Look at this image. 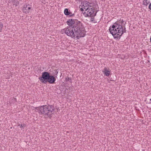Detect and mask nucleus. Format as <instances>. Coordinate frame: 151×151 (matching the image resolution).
<instances>
[{"label": "nucleus", "instance_id": "obj_1", "mask_svg": "<svg viewBox=\"0 0 151 151\" xmlns=\"http://www.w3.org/2000/svg\"><path fill=\"white\" fill-rule=\"evenodd\" d=\"M67 23L70 27L62 29L61 32L63 34L65 33L68 36L77 39L85 36L86 32L81 22L76 19H68Z\"/></svg>", "mask_w": 151, "mask_h": 151}, {"label": "nucleus", "instance_id": "obj_2", "mask_svg": "<svg viewBox=\"0 0 151 151\" xmlns=\"http://www.w3.org/2000/svg\"><path fill=\"white\" fill-rule=\"evenodd\" d=\"M37 110L40 114H43L50 118L53 114V111L54 110L52 105H43L35 108Z\"/></svg>", "mask_w": 151, "mask_h": 151}, {"label": "nucleus", "instance_id": "obj_3", "mask_svg": "<svg viewBox=\"0 0 151 151\" xmlns=\"http://www.w3.org/2000/svg\"><path fill=\"white\" fill-rule=\"evenodd\" d=\"M39 79L42 83L46 84L48 82L50 84L55 83L56 79L55 76L48 72L45 71L42 73V76L39 77Z\"/></svg>", "mask_w": 151, "mask_h": 151}, {"label": "nucleus", "instance_id": "obj_4", "mask_svg": "<svg viewBox=\"0 0 151 151\" xmlns=\"http://www.w3.org/2000/svg\"><path fill=\"white\" fill-rule=\"evenodd\" d=\"M124 22L123 19L121 18L115 22L113 25L111 26L109 29L110 33L112 31L116 32V29L118 28L119 29V31H121L122 26H125L126 24V22L124 23Z\"/></svg>", "mask_w": 151, "mask_h": 151}, {"label": "nucleus", "instance_id": "obj_5", "mask_svg": "<svg viewBox=\"0 0 151 151\" xmlns=\"http://www.w3.org/2000/svg\"><path fill=\"white\" fill-rule=\"evenodd\" d=\"M123 27L122 26V29L121 31H119V29H117L116 32H113L110 33L112 34V36L114 37V38L116 39H119L121 38V36L124 33L126 32V28L124 27V28H123Z\"/></svg>", "mask_w": 151, "mask_h": 151}, {"label": "nucleus", "instance_id": "obj_6", "mask_svg": "<svg viewBox=\"0 0 151 151\" xmlns=\"http://www.w3.org/2000/svg\"><path fill=\"white\" fill-rule=\"evenodd\" d=\"M86 11L87 12H85L83 13L85 17H94L96 15V12L94 13V8L93 7L91 8L89 10H86Z\"/></svg>", "mask_w": 151, "mask_h": 151}, {"label": "nucleus", "instance_id": "obj_7", "mask_svg": "<svg viewBox=\"0 0 151 151\" xmlns=\"http://www.w3.org/2000/svg\"><path fill=\"white\" fill-rule=\"evenodd\" d=\"M64 13L65 15L67 16L69 15L70 17H72L75 15L74 13L72 14L71 12L68 11V9L67 8L65 9Z\"/></svg>", "mask_w": 151, "mask_h": 151}, {"label": "nucleus", "instance_id": "obj_8", "mask_svg": "<svg viewBox=\"0 0 151 151\" xmlns=\"http://www.w3.org/2000/svg\"><path fill=\"white\" fill-rule=\"evenodd\" d=\"M29 5H28L27 6V5L26 6L24 5V9H23V11L26 14H27L29 12H30L31 8L30 7H27V6Z\"/></svg>", "mask_w": 151, "mask_h": 151}, {"label": "nucleus", "instance_id": "obj_9", "mask_svg": "<svg viewBox=\"0 0 151 151\" xmlns=\"http://www.w3.org/2000/svg\"><path fill=\"white\" fill-rule=\"evenodd\" d=\"M102 72L104 73V75L107 76H109L110 74V71L107 70V68H105L102 70Z\"/></svg>", "mask_w": 151, "mask_h": 151}, {"label": "nucleus", "instance_id": "obj_10", "mask_svg": "<svg viewBox=\"0 0 151 151\" xmlns=\"http://www.w3.org/2000/svg\"><path fill=\"white\" fill-rule=\"evenodd\" d=\"M88 3L89 2L87 1H83L81 4H83L82 7H83V8H84V9L86 10V9L88 7Z\"/></svg>", "mask_w": 151, "mask_h": 151}, {"label": "nucleus", "instance_id": "obj_11", "mask_svg": "<svg viewBox=\"0 0 151 151\" xmlns=\"http://www.w3.org/2000/svg\"><path fill=\"white\" fill-rule=\"evenodd\" d=\"M93 3H91L89 2L88 5V7L86 8V10H89L91 8L93 7Z\"/></svg>", "mask_w": 151, "mask_h": 151}, {"label": "nucleus", "instance_id": "obj_12", "mask_svg": "<svg viewBox=\"0 0 151 151\" xmlns=\"http://www.w3.org/2000/svg\"><path fill=\"white\" fill-rule=\"evenodd\" d=\"M149 3L150 1L147 0H144L143 1V4L146 6H147Z\"/></svg>", "mask_w": 151, "mask_h": 151}, {"label": "nucleus", "instance_id": "obj_13", "mask_svg": "<svg viewBox=\"0 0 151 151\" xmlns=\"http://www.w3.org/2000/svg\"><path fill=\"white\" fill-rule=\"evenodd\" d=\"M65 79L66 81H69L70 83L72 82L71 78L69 77L68 76Z\"/></svg>", "mask_w": 151, "mask_h": 151}, {"label": "nucleus", "instance_id": "obj_14", "mask_svg": "<svg viewBox=\"0 0 151 151\" xmlns=\"http://www.w3.org/2000/svg\"><path fill=\"white\" fill-rule=\"evenodd\" d=\"M10 101L12 103H14L17 101V99H16V98H13Z\"/></svg>", "mask_w": 151, "mask_h": 151}, {"label": "nucleus", "instance_id": "obj_15", "mask_svg": "<svg viewBox=\"0 0 151 151\" xmlns=\"http://www.w3.org/2000/svg\"><path fill=\"white\" fill-rule=\"evenodd\" d=\"M18 126H19L20 128H23V129L24 128V127H25L26 125L24 124H19L18 125Z\"/></svg>", "mask_w": 151, "mask_h": 151}, {"label": "nucleus", "instance_id": "obj_16", "mask_svg": "<svg viewBox=\"0 0 151 151\" xmlns=\"http://www.w3.org/2000/svg\"><path fill=\"white\" fill-rule=\"evenodd\" d=\"M19 4V1H16L15 4L14 5H15L16 6H17Z\"/></svg>", "mask_w": 151, "mask_h": 151}, {"label": "nucleus", "instance_id": "obj_17", "mask_svg": "<svg viewBox=\"0 0 151 151\" xmlns=\"http://www.w3.org/2000/svg\"><path fill=\"white\" fill-rule=\"evenodd\" d=\"M3 24L1 22L0 23V27L1 28H2L3 27Z\"/></svg>", "mask_w": 151, "mask_h": 151}, {"label": "nucleus", "instance_id": "obj_18", "mask_svg": "<svg viewBox=\"0 0 151 151\" xmlns=\"http://www.w3.org/2000/svg\"><path fill=\"white\" fill-rule=\"evenodd\" d=\"M148 9L151 11V3L150 4L149 6Z\"/></svg>", "mask_w": 151, "mask_h": 151}, {"label": "nucleus", "instance_id": "obj_19", "mask_svg": "<svg viewBox=\"0 0 151 151\" xmlns=\"http://www.w3.org/2000/svg\"><path fill=\"white\" fill-rule=\"evenodd\" d=\"M91 21L93 22L94 20V18L92 17L91 18Z\"/></svg>", "mask_w": 151, "mask_h": 151}, {"label": "nucleus", "instance_id": "obj_20", "mask_svg": "<svg viewBox=\"0 0 151 151\" xmlns=\"http://www.w3.org/2000/svg\"><path fill=\"white\" fill-rule=\"evenodd\" d=\"M84 9L83 8V7H82V8H81V9H80V10L82 11V12H83L84 10H83V9Z\"/></svg>", "mask_w": 151, "mask_h": 151}, {"label": "nucleus", "instance_id": "obj_21", "mask_svg": "<svg viewBox=\"0 0 151 151\" xmlns=\"http://www.w3.org/2000/svg\"><path fill=\"white\" fill-rule=\"evenodd\" d=\"M2 28H1V29H0V32H1V31H2Z\"/></svg>", "mask_w": 151, "mask_h": 151}, {"label": "nucleus", "instance_id": "obj_22", "mask_svg": "<svg viewBox=\"0 0 151 151\" xmlns=\"http://www.w3.org/2000/svg\"><path fill=\"white\" fill-rule=\"evenodd\" d=\"M150 101H151V99H150ZM150 103L151 104V102H150Z\"/></svg>", "mask_w": 151, "mask_h": 151}]
</instances>
